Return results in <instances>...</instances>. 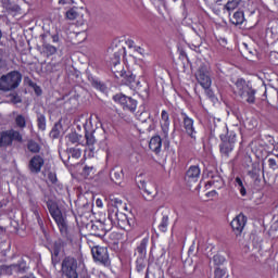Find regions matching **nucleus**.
<instances>
[{
  "label": "nucleus",
  "instance_id": "17",
  "mask_svg": "<svg viewBox=\"0 0 278 278\" xmlns=\"http://www.w3.org/2000/svg\"><path fill=\"white\" fill-rule=\"evenodd\" d=\"M147 247H149V237L143 238L135 250V257L138 262L147 258Z\"/></svg>",
  "mask_w": 278,
  "mask_h": 278
},
{
  "label": "nucleus",
  "instance_id": "3",
  "mask_svg": "<svg viewBox=\"0 0 278 278\" xmlns=\"http://www.w3.org/2000/svg\"><path fill=\"white\" fill-rule=\"evenodd\" d=\"M81 264L74 256H65L61 262V275L65 278H79Z\"/></svg>",
  "mask_w": 278,
  "mask_h": 278
},
{
  "label": "nucleus",
  "instance_id": "62",
  "mask_svg": "<svg viewBox=\"0 0 278 278\" xmlns=\"http://www.w3.org/2000/svg\"><path fill=\"white\" fill-rule=\"evenodd\" d=\"M64 155H66V152H63L62 154H60V157H61L62 162L66 163V159Z\"/></svg>",
  "mask_w": 278,
  "mask_h": 278
},
{
  "label": "nucleus",
  "instance_id": "21",
  "mask_svg": "<svg viewBox=\"0 0 278 278\" xmlns=\"http://www.w3.org/2000/svg\"><path fill=\"white\" fill-rule=\"evenodd\" d=\"M149 149L157 155L162 151V138L160 136L152 137L149 142Z\"/></svg>",
  "mask_w": 278,
  "mask_h": 278
},
{
  "label": "nucleus",
  "instance_id": "44",
  "mask_svg": "<svg viewBox=\"0 0 278 278\" xmlns=\"http://www.w3.org/2000/svg\"><path fill=\"white\" fill-rule=\"evenodd\" d=\"M15 265V273H27V263L26 262H21L18 264H14Z\"/></svg>",
  "mask_w": 278,
  "mask_h": 278
},
{
  "label": "nucleus",
  "instance_id": "48",
  "mask_svg": "<svg viewBox=\"0 0 278 278\" xmlns=\"http://www.w3.org/2000/svg\"><path fill=\"white\" fill-rule=\"evenodd\" d=\"M225 275H227V271L220 267H217L215 269V278H223Z\"/></svg>",
  "mask_w": 278,
  "mask_h": 278
},
{
  "label": "nucleus",
  "instance_id": "51",
  "mask_svg": "<svg viewBox=\"0 0 278 278\" xmlns=\"http://www.w3.org/2000/svg\"><path fill=\"white\" fill-rule=\"evenodd\" d=\"M245 55L248 60H253L257 55V50H247Z\"/></svg>",
  "mask_w": 278,
  "mask_h": 278
},
{
  "label": "nucleus",
  "instance_id": "26",
  "mask_svg": "<svg viewBox=\"0 0 278 278\" xmlns=\"http://www.w3.org/2000/svg\"><path fill=\"white\" fill-rule=\"evenodd\" d=\"M210 186H213L215 190H220L225 188V180L220 176H214L211 181H208Z\"/></svg>",
  "mask_w": 278,
  "mask_h": 278
},
{
  "label": "nucleus",
  "instance_id": "2",
  "mask_svg": "<svg viewBox=\"0 0 278 278\" xmlns=\"http://www.w3.org/2000/svg\"><path fill=\"white\" fill-rule=\"evenodd\" d=\"M233 92L235 94H238L242 101H245V103H255V94L257 93V90L253 89V87L250 86L243 78L237 79L235 83Z\"/></svg>",
  "mask_w": 278,
  "mask_h": 278
},
{
  "label": "nucleus",
  "instance_id": "12",
  "mask_svg": "<svg viewBox=\"0 0 278 278\" xmlns=\"http://www.w3.org/2000/svg\"><path fill=\"white\" fill-rule=\"evenodd\" d=\"M113 100L115 101V103H121L123 110H127L128 112H136V108H138V101L123 93H117L113 96Z\"/></svg>",
  "mask_w": 278,
  "mask_h": 278
},
{
  "label": "nucleus",
  "instance_id": "25",
  "mask_svg": "<svg viewBox=\"0 0 278 278\" xmlns=\"http://www.w3.org/2000/svg\"><path fill=\"white\" fill-rule=\"evenodd\" d=\"M66 247V243L62 239H58L53 242L50 253H62V250Z\"/></svg>",
  "mask_w": 278,
  "mask_h": 278
},
{
  "label": "nucleus",
  "instance_id": "8",
  "mask_svg": "<svg viewBox=\"0 0 278 278\" xmlns=\"http://www.w3.org/2000/svg\"><path fill=\"white\" fill-rule=\"evenodd\" d=\"M89 229L91 236H96V238H103L108 231L112 230V225L110 224V219H104L103 222L96 220L89 224Z\"/></svg>",
  "mask_w": 278,
  "mask_h": 278
},
{
  "label": "nucleus",
  "instance_id": "55",
  "mask_svg": "<svg viewBox=\"0 0 278 278\" xmlns=\"http://www.w3.org/2000/svg\"><path fill=\"white\" fill-rule=\"evenodd\" d=\"M74 0H59V5H73Z\"/></svg>",
  "mask_w": 278,
  "mask_h": 278
},
{
  "label": "nucleus",
  "instance_id": "61",
  "mask_svg": "<svg viewBox=\"0 0 278 278\" xmlns=\"http://www.w3.org/2000/svg\"><path fill=\"white\" fill-rule=\"evenodd\" d=\"M60 40V37L58 35L52 36V42H58Z\"/></svg>",
  "mask_w": 278,
  "mask_h": 278
},
{
  "label": "nucleus",
  "instance_id": "53",
  "mask_svg": "<svg viewBox=\"0 0 278 278\" xmlns=\"http://www.w3.org/2000/svg\"><path fill=\"white\" fill-rule=\"evenodd\" d=\"M268 166L271 170H277V161L275 159H268Z\"/></svg>",
  "mask_w": 278,
  "mask_h": 278
},
{
  "label": "nucleus",
  "instance_id": "52",
  "mask_svg": "<svg viewBox=\"0 0 278 278\" xmlns=\"http://www.w3.org/2000/svg\"><path fill=\"white\" fill-rule=\"evenodd\" d=\"M48 179L51 181V184H58V175L53 172L48 174Z\"/></svg>",
  "mask_w": 278,
  "mask_h": 278
},
{
  "label": "nucleus",
  "instance_id": "5",
  "mask_svg": "<svg viewBox=\"0 0 278 278\" xmlns=\"http://www.w3.org/2000/svg\"><path fill=\"white\" fill-rule=\"evenodd\" d=\"M47 207L52 218L55 220L61 233H66L68 226L66 225V219H64V216H62V211H60L58 204L52 200H49L47 202Z\"/></svg>",
  "mask_w": 278,
  "mask_h": 278
},
{
  "label": "nucleus",
  "instance_id": "15",
  "mask_svg": "<svg viewBox=\"0 0 278 278\" xmlns=\"http://www.w3.org/2000/svg\"><path fill=\"white\" fill-rule=\"evenodd\" d=\"M42 166H45V157L40 154L34 155L28 162V170L33 175H38L42 170Z\"/></svg>",
  "mask_w": 278,
  "mask_h": 278
},
{
  "label": "nucleus",
  "instance_id": "24",
  "mask_svg": "<svg viewBox=\"0 0 278 278\" xmlns=\"http://www.w3.org/2000/svg\"><path fill=\"white\" fill-rule=\"evenodd\" d=\"M27 149L30 153H34L35 155H38V153H40L42 147H40L39 142H36L33 139H29L27 141Z\"/></svg>",
  "mask_w": 278,
  "mask_h": 278
},
{
  "label": "nucleus",
  "instance_id": "35",
  "mask_svg": "<svg viewBox=\"0 0 278 278\" xmlns=\"http://www.w3.org/2000/svg\"><path fill=\"white\" fill-rule=\"evenodd\" d=\"M60 129H62V124L56 123L52 127V130L50 131V138L56 139L60 138Z\"/></svg>",
  "mask_w": 278,
  "mask_h": 278
},
{
  "label": "nucleus",
  "instance_id": "1",
  "mask_svg": "<svg viewBox=\"0 0 278 278\" xmlns=\"http://www.w3.org/2000/svg\"><path fill=\"white\" fill-rule=\"evenodd\" d=\"M23 74L18 71H12L0 77V92H12L21 86Z\"/></svg>",
  "mask_w": 278,
  "mask_h": 278
},
{
  "label": "nucleus",
  "instance_id": "32",
  "mask_svg": "<svg viewBox=\"0 0 278 278\" xmlns=\"http://www.w3.org/2000/svg\"><path fill=\"white\" fill-rule=\"evenodd\" d=\"M16 273V267L15 265H3L1 267V274L2 275H14Z\"/></svg>",
  "mask_w": 278,
  "mask_h": 278
},
{
  "label": "nucleus",
  "instance_id": "47",
  "mask_svg": "<svg viewBox=\"0 0 278 278\" xmlns=\"http://www.w3.org/2000/svg\"><path fill=\"white\" fill-rule=\"evenodd\" d=\"M11 97V103H13V105H16V103H23V99H21V96L16 94V93H12L10 94Z\"/></svg>",
  "mask_w": 278,
  "mask_h": 278
},
{
  "label": "nucleus",
  "instance_id": "6",
  "mask_svg": "<svg viewBox=\"0 0 278 278\" xmlns=\"http://www.w3.org/2000/svg\"><path fill=\"white\" fill-rule=\"evenodd\" d=\"M195 79L202 88H212V73L207 63H202L199 66L195 73Z\"/></svg>",
  "mask_w": 278,
  "mask_h": 278
},
{
  "label": "nucleus",
  "instance_id": "33",
  "mask_svg": "<svg viewBox=\"0 0 278 278\" xmlns=\"http://www.w3.org/2000/svg\"><path fill=\"white\" fill-rule=\"evenodd\" d=\"M15 125L20 129H25L27 127V121L25 119V116L23 115H17L15 117Z\"/></svg>",
  "mask_w": 278,
  "mask_h": 278
},
{
  "label": "nucleus",
  "instance_id": "31",
  "mask_svg": "<svg viewBox=\"0 0 278 278\" xmlns=\"http://www.w3.org/2000/svg\"><path fill=\"white\" fill-rule=\"evenodd\" d=\"M240 3L241 0H230L225 4L224 9L227 10V12H233V10H236Z\"/></svg>",
  "mask_w": 278,
  "mask_h": 278
},
{
  "label": "nucleus",
  "instance_id": "11",
  "mask_svg": "<svg viewBox=\"0 0 278 278\" xmlns=\"http://www.w3.org/2000/svg\"><path fill=\"white\" fill-rule=\"evenodd\" d=\"M139 190H142V197L144 201H153L155 197H157V188L155 187V184L153 182H147L144 180H140L138 182Z\"/></svg>",
  "mask_w": 278,
  "mask_h": 278
},
{
  "label": "nucleus",
  "instance_id": "18",
  "mask_svg": "<svg viewBox=\"0 0 278 278\" xmlns=\"http://www.w3.org/2000/svg\"><path fill=\"white\" fill-rule=\"evenodd\" d=\"M110 179L111 181H113V184L121 186V184H123V179H125V174L123 173V168L114 167L113 169H111Z\"/></svg>",
  "mask_w": 278,
  "mask_h": 278
},
{
  "label": "nucleus",
  "instance_id": "49",
  "mask_svg": "<svg viewBox=\"0 0 278 278\" xmlns=\"http://www.w3.org/2000/svg\"><path fill=\"white\" fill-rule=\"evenodd\" d=\"M93 170H94L93 166L86 165L83 169V173H84V175H86V177H90V175H92Z\"/></svg>",
  "mask_w": 278,
  "mask_h": 278
},
{
  "label": "nucleus",
  "instance_id": "28",
  "mask_svg": "<svg viewBox=\"0 0 278 278\" xmlns=\"http://www.w3.org/2000/svg\"><path fill=\"white\" fill-rule=\"evenodd\" d=\"M43 53L48 55H55L58 53V48L55 46H52L51 43L43 42L42 45Z\"/></svg>",
  "mask_w": 278,
  "mask_h": 278
},
{
  "label": "nucleus",
  "instance_id": "46",
  "mask_svg": "<svg viewBox=\"0 0 278 278\" xmlns=\"http://www.w3.org/2000/svg\"><path fill=\"white\" fill-rule=\"evenodd\" d=\"M213 262L216 264V266H220V264H225V257L220 254H216L213 256Z\"/></svg>",
  "mask_w": 278,
  "mask_h": 278
},
{
  "label": "nucleus",
  "instance_id": "57",
  "mask_svg": "<svg viewBox=\"0 0 278 278\" xmlns=\"http://www.w3.org/2000/svg\"><path fill=\"white\" fill-rule=\"evenodd\" d=\"M271 229H274V231H277V229H278V216H274Z\"/></svg>",
  "mask_w": 278,
  "mask_h": 278
},
{
  "label": "nucleus",
  "instance_id": "14",
  "mask_svg": "<svg viewBox=\"0 0 278 278\" xmlns=\"http://www.w3.org/2000/svg\"><path fill=\"white\" fill-rule=\"evenodd\" d=\"M201 177V168L199 165H192L189 167L185 175V181L189 188H192L194 184H199V179Z\"/></svg>",
  "mask_w": 278,
  "mask_h": 278
},
{
  "label": "nucleus",
  "instance_id": "42",
  "mask_svg": "<svg viewBox=\"0 0 278 278\" xmlns=\"http://www.w3.org/2000/svg\"><path fill=\"white\" fill-rule=\"evenodd\" d=\"M111 62L113 64V73H114V71H117L116 65L121 64V52H115L113 54V58H112Z\"/></svg>",
  "mask_w": 278,
  "mask_h": 278
},
{
  "label": "nucleus",
  "instance_id": "20",
  "mask_svg": "<svg viewBox=\"0 0 278 278\" xmlns=\"http://www.w3.org/2000/svg\"><path fill=\"white\" fill-rule=\"evenodd\" d=\"M182 116L186 132L188 134V136H190V138H194V134H197V131L194 130V121L186 115V113H182Z\"/></svg>",
  "mask_w": 278,
  "mask_h": 278
},
{
  "label": "nucleus",
  "instance_id": "37",
  "mask_svg": "<svg viewBox=\"0 0 278 278\" xmlns=\"http://www.w3.org/2000/svg\"><path fill=\"white\" fill-rule=\"evenodd\" d=\"M159 229L160 231H163V233L168 229V215H163L161 223L159 224Z\"/></svg>",
  "mask_w": 278,
  "mask_h": 278
},
{
  "label": "nucleus",
  "instance_id": "58",
  "mask_svg": "<svg viewBox=\"0 0 278 278\" xmlns=\"http://www.w3.org/2000/svg\"><path fill=\"white\" fill-rule=\"evenodd\" d=\"M34 88V91H35V94H37V97H40V94H42V89L40 88V86L38 85H35Z\"/></svg>",
  "mask_w": 278,
  "mask_h": 278
},
{
  "label": "nucleus",
  "instance_id": "4",
  "mask_svg": "<svg viewBox=\"0 0 278 278\" xmlns=\"http://www.w3.org/2000/svg\"><path fill=\"white\" fill-rule=\"evenodd\" d=\"M14 142H23V135L21 131L15 129L3 130L0 132V148L8 149V147H12Z\"/></svg>",
  "mask_w": 278,
  "mask_h": 278
},
{
  "label": "nucleus",
  "instance_id": "60",
  "mask_svg": "<svg viewBox=\"0 0 278 278\" xmlns=\"http://www.w3.org/2000/svg\"><path fill=\"white\" fill-rule=\"evenodd\" d=\"M137 268H138V270H142V268H144V260L139 262L137 258Z\"/></svg>",
  "mask_w": 278,
  "mask_h": 278
},
{
  "label": "nucleus",
  "instance_id": "36",
  "mask_svg": "<svg viewBox=\"0 0 278 278\" xmlns=\"http://www.w3.org/2000/svg\"><path fill=\"white\" fill-rule=\"evenodd\" d=\"M37 126L38 129H40L41 131H45V129H47V117H45V115H39L37 117Z\"/></svg>",
  "mask_w": 278,
  "mask_h": 278
},
{
  "label": "nucleus",
  "instance_id": "38",
  "mask_svg": "<svg viewBox=\"0 0 278 278\" xmlns=\"http://www.w3.org/2000/svg\"><path fill=\"white\" fill-rule=\"evenodd\" d=\"M65 16L68 21H75V18L79 16V13L77 12V8H72L68 11H66Z\"/></svg>",
  "mask_w": 278,
  "mask_h": 278
},
{
  "label": "nucleus",
  "instance_id": "30",
  "mask_svg": "<svg viewBox=\"0 0 278 278\" xmlns=\"http://www.w3.org/2000/svg\"><path fill=\"white\" fill-rule=\"evenodd\" d=\"M87 147H94L97 142V138H94V130L93 131H86L85 134Z\"/></svg>",
  "mask_w": 278,
  "mask_h": 278
},
{
  "label": "nucleus",
  "instance_id": "23",
  "mask_svg": "<svg viewBox=\"0 0 278 278\" xmlns=\"http://www.w3.org/2000/svg\"><path fill=\"white\" fill-rule=\"evenodd\" d=\"M230 23H232V25H242V23H244V11L235 12L230 17Z\"/></svg>",
  "mask_w": 278,
  "mask_h": 278
},
{
  "label": "nucleus",
  "instance_id": "50",
  "mask_svg": "<svg viewBox=\"0 0 278 278\" xmlns=\"http://www.w3.org/2000/svg\"><path fill=\"white\" fill-rule=\"evenodd\" d=\"M205 91L206 97H208V99H211L212 101H214V91L210 88V87H202Z\"/></svg>",
  "mask_w": 278,
  "mask_h": 278
},
{
  "label": "nucleus",
  "instance_id": "64",
  "mask_svg": "<svg viewBox=\"0 0 278 278\" xmlns=\"http://www.w3.org/2000/svg\"><path fill=\"white\" fill-rule=\"evenodd\" d=\"M96 204H97L98 207H101L103 205L101 200H99V199L96 201Z\"/></svg>",
  "mask_w": 278,
  "mask_h": 278
},
{
  "label": "nucleus",
  "instance_id": "54",
  "mask_svg": "<svg viewBox=\"0 0 278 278\" xmlns=\"http://www.w3.org/2000/svg\"><path fill=\"white\" fill-rule=\"evenodd\" d=\"M34 214H35V216H36V218H37V223H38V225L41 227V229H42V227H45V223L42 222V218H40V213H38V211L36 210V211H34Z\"/></svg>",
  "mask_w": 278,
  "mask_h": 278
},
{
  "label": "nucleus",
  "instance_id": "19",
  "mask_svg": "<svg viewBox=\"0 0 278 278\" xmlns=\"http://www.w3.org/2000/svg\"><path fill=\"white\" fill-rule=\"evenodd\" d=\"M169 127H170V117L168 115V112L163 110L161 113V129L165 138H168Z\"/></svg>",
  "mask_w": 278,
  "mask_h": 278
},
{
  "label": "nucleus",
  "instance_id": "27",
  "mask_svg": "<svg viewBox=\"0 0 278 278\" xmlns=\"http://www.w3.org/2000/svg\"><path fill=\"white\" fill-rule=\"evenodd\" d=\"M134 90H137V92L140 94V97H149V85L143 84V85H135V87H132Z\"/></svg>",
  "mask_w": 278,
  "mask_h": 278
},
{
  "label": "nucleus",
  "instance_id": "10",
  "mask_svg": "<svg viewBox=\"0 0 278 278\" xmlns=\"http://www.w3.org/2000/svg\"><path fill=\"white\" fill-rule=\"evenodd\" d=\"M222 143L219 144V152L223 157H229L233 148L236 147V134L230 132L228 136L220 137Z\"/></svg>",
  "mask_w": 278,
  "mask_h": 278
},
{
  "label": "nucleus",
  "instance_id": "16",
  "mask_svg": "<svg viewBox=\"0 0 278 278\" xmlns=\"http://www.w3.org/2000/svg\"><path fill=\"white\" fill-rule=\"evenodd\" d=\"M247 225V216L244 214L237 215L230 223V227L232 231H235L236 236H240Z\"/></svg>",
  "mask_w": 278,
  "mask_h": 278
},
{
  "label": "nucleus",
  "instance_id": "56",
  "mask_svg": "<svg viewBox=\"0 0 278 278\" xmlns=\"http://www.w3.org/2000/svg\"><path fill=\"white\" fill-rule=\"evenodd\" d=\"M131 227H134V219H127V226L124 229V231H129V229H131Z\"/></svg>",
  "mask_w": 278,
  "mask_h": 278
},
{
  "label": "nucleus",
  "instance_id": "63",
  "mask_svg": "<svg viewBox=\"0 0 278 278\" xmlns=\"http://www.w3.org/2000/svg\"><path fill=\"white\" fill-rule=\"evenodd\" d=\"M28 86H30V88H35V86H37V84L31 81V80H29Z\"/></svg>",
  "mask_w": 278,
  "mask_h": 278
},
{
  "label": "nucleus",
  "instance_id": "34",
  "mask_svg": "<svg viewBox=\"0 0 278 278\" xmlns=\"http://www.w3.org/2000/svg\"><path fill=\"white\" fill-rule=\"evenodd\" d=\"M88 81H90L91 86L93 88H97L98 90H101L103 88V85H101V81H99L92 74H88Z\"/></svg>",
  "mask_w": 278,
  "mask_h": 278
},
{
  "label": "nucleus",
  "instance_id": "7",
  "mask_svg": "<svg viewBox=\"0 0 278 278\" xmlns=\"http://www.w3.org/2000/svg\"><path fill=\"white\" fill-rule=\"evenodd\" d=\"M109 223L112 227H119V229H123L125 227H127V219L129 217H127V215H125V213L118 212V208L113 207L109 210Z\"/></svg>",
  "mask_w": 278,
  "mask_h": 278
},
{
  "label": "nucleus",
  "instance_id": "40",
  "mask_svg": "<svg viewBox=\"0 0 278 278\" xmlns=\"http://www.w3.org/2000/svg\"><path fill=\"white\" fill-rule=\"evenodd\" d=\"M137 118H138V121H140V123H148V121H150L151 119V114H149V112H147V111H143V112H141V113H137Z\"/></svg>",
  "mask_w": 278,
  "mask_h": 278
},
{
  "label": "nucleus",
  "instance_id": "22",
  "mask_svg": "<svg viewBox=\"0 0 278 278\" xmlns=\"http://www.w3.org/2000/svg\"><path fill=\"white\" fill-rule=\"evenodd\" d=\"M7 12H21V5L14 3L12 0H0Z\"/></svg>",
  "mask_w": 278,
  "mask_h": 278
},
{
  "label": "nucleus",
  "instance_id": "41",
  "mask_svg": "<svg viewBox=\"0 0 278 278\" xmlns=\"http://www.w3.org/2000/svg\"><path fill=\"white\" fill-rule=\"evenodd\" d=\"M67 140L72 144H77V142H79V140H81V136L77 132H71L67 135Z\"/></svg>",
  "mask_w": 278,
  "mask_h": 278
},
{
  "label": "nucleus",
  "instance_id": "9",
  "mask_svg": "<svg viewBox=\"0 0 278 278\" xmlns=\"http://www.w3.org/2000/svg\"><path fill=\"white\" fill-rule=\"evenodd\" d=\"M91 254L94 262H99V264H102V266H110L112 264L108 248L94 245L91 248Z\"/></svg>",
  "mask_w": 278,
  "mask_h": 278
},
{
  "label": "nucleus",
  "instance_id": "45",
  "mask_svg": "<svg viewBox=\"0 0 278 278\" xmlns=\"http://www.w3.org/2000/svg\"><path fill=\"white\" fill-rule=\"evenodd\" d=\"M70 153H71L72 157H74L75 160H79V157H81V150L80 149L71 148Z\"/></svg>",
  "mask_w": 278,
  "mask_h": 278
},
{
  "label": "nucleus",
  "instance_id": "29",
  "mask_svg": "<svg viewBox=\"0 0 278 278\" xmlns=\"http://www.w3.org/2000/svg\"><path fill=\"white\" fill-rule=\"evenodd\" d=\"M236 187L238 188L241 197H247V188L244 187V182L240 177L235 179Z\"/></svg>",
  "mask_w": 278,
  "mask_h": 278
},
{
  "label": "nucleus",
  "instance_id": "13",
  "mask_svg": "<svg viewBox=\"0 0 278 278\" xmlns=\"http://www.w3.org/2000/svg\"><path fill=\"white\" fill-rule=\"evenodd\" d=\"M114 75L117 79H122V84H125V86L136 88V86L140 85V81H136V76L131 72L114 71Z\"/></svg>",
  "mask_w": 278,
  "mask_h": 278
},
{
  "label": "nucleus",
  "instance_id": "59",
  "mask_svg": "<svg viewBox=\"0 0 278 278\" xmlns=\"http://www.w3.org/2000/svg\"><path fill=\"white\" fill-rule=\"evenodd\" d=\"M271 30L278 31V20L271 22Z\"/></svg>",
  "mask_w": 278,
  "mask_h": 278
},
{
  "label": "nucleus",
  "instance_id": "43",
  "mask_svg": "<svg viewBox=\"0 0 278 278\" xmlns=\"http://www.w3.org/2000/svg\"><path fill=\"white\" fill-rule=\"evenodd\" d=\"M248 175L252 179H257V177H260V167L252 166V168L248 172Z\"/></svg>",
  "mask_w": 278,
  "mask_h": 278
},
{
  "label": "nucleus",
  "instance_id": "39",
  "mask_svg": "<svg viewBox=\"0 0 278 278\" xmlns=\"http://www.w3.org/2000/svg\"><path fill=\"white\" fill-rule=\"evenodd\" d=\"M51 253V264L53 268H58V264L62 262V258L60 257V253L58 252H50Z\"/></svg>",
  "mask_w": 278,
  "mask_h": 278
}]
</instances>
